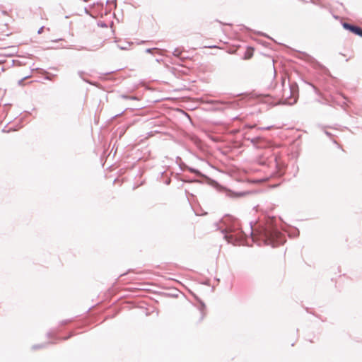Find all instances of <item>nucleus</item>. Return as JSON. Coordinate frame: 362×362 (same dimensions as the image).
Listing matches in <instances>:
<instances>
[{
	"instance_id": "f257e3e1",
	"label": "nucleus",
	"mask_w": 362,
	"mask_h": 362,
	"mask_svg": "<svg viewBox=\"0 0 362 362\" xmlns=\"http://www.w3.org/2000/svg\"><path fill=\"white\" fill-rule=\"evenodd\" d=\"M342 26L344 29L348 30L351 33L362 37V29L360 27L351 25L347 23H343Z\"/></svg>"
},
{
	"instance_id": "f03ea898",
	"label": "nucleus",
	"mask_w": 362,
	"mask_h": 362,
	"mask_svg": "<svg viewBox=\"0 0 362 362\" xmlns=\"http://www.w3.org/2000/svg\"><path fill=\"white\" fill-rule=\"evenodd\" d=\"M281 234L279 232H274L270 234V238L267 240V244L272 245L273 247H275L276 244L274 243V240L275 238H278Z\"/></svg>"
},
{
	"instance_id": "7ed1b4c3",
	"label": "nucleus",
	"mask_w": 362,
	"mask_h": 362,
	"mask_svg": "<svg viewBox=\"0 0 362 362\" xmlns=\"http://www.w3.org/2000/svg\"><path fill=\"white\" fill-rule=\"evenodd\" d=\"M252 55H253V49L251 47H249L247 49V50L245 53L244 59H249L252 57Z\"/></svg>"
},
{
	"instance_id": "20e7f679",
	"label": "nucleus",
	"mask_w": 362,
	"mask_h": 362,
	"mask_svg": "<svg viewBox=\"0 0 362 362\" xmlns=\"http://www.w3.org/2000/svg\"><path fill=\"white\" fill-rule=\"evenodd\" d=\"M1 25L5 27L6 29L0 28V35H9L8 25L6 24H2Z\"/></svg>"
},
{
	"instance_id": "39448f33",
	"label": "nucleus",
	"mask_w": 362,
	"mask_h": 362,
	"mask_svg": "<svg viewBox=\"0 0 362 362\" xmlns=\"http://www.w3.org/2000/svg\"><path fill=\"white\" fill-rule=\"evenodd\" d=\"M28 78V76L25 77V78H23V79L19 80V81H18V85H19V86H23V81H24V79H25V78Z\"/></svg>"
},
{
	"instance_id": "423d86ee",
	"label": "nucleus",
	"mask_w": 362,
	"mask_h": 362,
	"mask_svg": "<svg viewBox=\"0 0 362 362\" xmlns=\"http://www.w3.org/2000/svg\"><path fill=\"white\" fill-rule=\"evenodd\" d=\"M4 62H5V59L1 58L0 59V65L3 64Z\"/></svg>"
},
{
	"instance_id": "0eeeda50",
	"label": "nucleus",
	"mask_w": 362,
	"mask_h": 362,
	"mask_svg": "<svg viewBox=\"0 0 362 362\" xmlns=\"http://www.w3.org/2000/svg\"><path fill=\"white\" fill-rule=\"evenodd\" d=\"M1 72H4V71H5L6 69H4V68L3 67V68H1Z\"/></svg>"
}]
</instances>
